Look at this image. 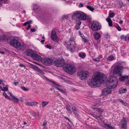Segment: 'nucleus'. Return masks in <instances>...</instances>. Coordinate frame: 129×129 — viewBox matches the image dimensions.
<instances>
[{
	"instance_id": "nucleus-46",
	"label": "nucleus",
	"mask_w": 129,
	"mask_h": 129,
	"mask_svg": "<svg viewBox=\"0 0 129 129\" xmlns=\"http://www.w3.org/2000/svg\"><path fill=\"white\" fill-rule=\"evenodd\" d=\"M125 37L123 35L121 36L120 38L122 39H125Z\"/></svg>"
},
{
	"instance_id": "nucleus-12",
	"label": "nucleus",
	"mask_w": 129,
	"mask_h": 129,
	"mask_svg": "<svg viewBox=\"0 0 129 129\" xmlns=\"http://www.w3.org/2000/svg\"><path fill=\"white\" fill-rule=\"evenodd\" d=\"M64 60L63 58H60L57 59V67H61L64 65Z\"/></svg>"
},
{
	"instance_id": "nucleus-51",
	"label": "nucleus",
	"mask_w": 129,
	"mask_h": 129,
	"mask_svg": "<svg viewBox=\"0 0 129 129\" xmlns=\"http://www.w3.org/2000/svg\"><path fill=\"white\" fill-rule=\"evenodd\" d=\"M2 84L3 85H5L4 83L3 82V80H0V84Z\"/></svg>"
},
{
	"instance_id": "nucleus-32",
	"label": "nucleus",
	"mask_w": 129,
	"mask_h": 129,
	"mask_svg": "<svg viewBox=\"0 0 129 129\" xmlns=\"http://www.w3.org/2000/svg\"><path fill=\"white\" fill-rule=\"evenodd\" d=\"M114 59V57L112 55L109 56L107 58V60H113Z\"/></svg>"
},
{
	"instance_id": "nucleus-21",
	"label": "nucleus",
	"mask_w": 129,
	"mask_h": 129,
	"mask_svg": "<svg viewBox=\"0 0 129 129\" xmlns=\"http://www.w3.org/2000/svg\"><path fill=\"white\" fill-rule=\"evenodd\" d=\"M78 55L79 57L83 59L86 56V54L85 53L83 52H80L78 53Z\"/></svg>"
},
{
	"instance_id": "nucleus-64",
	"label": "nucleus",
	"mask_w": 129,
	"mask_h": 129,
	"mask_svg": "<svg viewBox=\"0 0 129 129\" xmlns=\"http://www.w3.org/2000/svg\"><path fill=\"white\" fill-rule=\"evenodd\" d=\"M45 41V40H42L41 41V42L42 43H44V42Z\"/></svg>"
},
{
	"instance_id": "nucleus-6",
	"label": "nucleus",
	"mask_w": 129,
	"mask_h": 129,
	"mask_svg": "<svg viewBox=\"0 0 129 129\" xmlns=\"http://www.w3.org/2000/svg\"><path fill=\"white\" fill-rule=\"evenodd\" d=\"M63 69L66 72L70 74H73L76 70L75 66L70 63L66 64L64 65Z\"/></svg>"
},
{
	"instance_id": "nucleus-53",
	"label": "nucleus",
	"mask_w": 129,
	"mask_h": 129,
	"mask_svg": "<svg viewBox=\"0 0 129 129\" xmlns=\"http://www.w3.org/2000/svg\"><path fill=\"white\" fill-rule=\"evenodd\" d=\"M83 4L82 3H80L79 4V8H80L82 7H83Z\"/></svg>"
},
{
	"instance_id": "nucleus-5",
	"label": "nucleus",
	"mask_w": 129,
	"mask_h": 129,
	"mask_svg": "<svg viewBox=\"0 0 129 129\" xmlns=\"http://www.w3.org/2000/svg\"><path fill=\"white\" fill-rule=\"evenodd\" d=\"M73 20L78 18L79 20H85L86 19V15L84 13L82 12H77L74 13L72 17Z\"/></svg>"
},
{
	"instance_id": "nucleus-42",
	"label": "nucleus",
	"mask_w": 129,
	"mask_h": 129,
	"mask_svg": "<svg viewBox=\"0 0 129 129\" xmlns=\"http://www.w3.org/2000/svg\"><path fill=\"white\" fill-rule=\"evenodd\" d=\"M35 68H36V71H37L39 72H40V71H41V69H40V68H38L37 67H35Z\"/></svg>"
},
{
	"instance_id": "nucleus-9",
	"label": "nucleus",
	"mask_w": 129,
	"mask_h": 129,
	"mask_svg": "<svg viewBox=\"0 0 129 129\" xmlns=\"http://www.w3.org/2000/svg\"><path fill=\"white\" fill-rule=\"evenodd\" d=\"M91 28L93 31H96L100 29L101 26L96 22L92 21L91 23Z\"/></svg>"
},
{
	"instance_id": "nucleus-29",
	"label": "nucleus",
	"mask_w": 129,
	"mask_h": 129,
	"mask_svg": "<svg viewBox=\"0 0 129 129\" xmlns=\"http://www.w3.org/2000/svg\"><path fill=\"white\" fill-rule=\"evenodd\" d=\"M8 89V85H6L5 87H3V88H2L1 90L4 91H7Z\"/></svg>"
},
{
	"instance_id": "nucleus-10",
	"label": "nucleus",
	"mask_w": 129,
	"mask_h": 129,
	"mask_svg": "<svg viewBox=\"0 0 129 129\" xmlns=\"http://www.w3.org/2000/svg\"><path fill=\"white\" fill-rule=\"evenodd\" d=\"M119 79L121 82L125 81L126 84L129 86V76H120Z\"/></svg>"
},
{
	"instance_id": "nucleus-23",
	"label": "nucleus",
	"mask_w": 129,
	"mask_h": 129,
	"mask_svg": "<svg viewBox=\"0 0 129 129\" xmlns=\"http://www.w3.org/2000/svg\"><path fill=\"white\" fill-rule=\"evenodd\" d=\"M106 20L108 22L109 26H112V21L111 19L109 18H106Z\"/></svg>"
},
{
	"instance_id": "nucleus-28",
	"label": "nucleus",
	"mask_w": 129,
	"mask_h": 129,
	"mask_svg": "<svg viewBox=\"0 0 129 129\" xmlns=\"http://www.w3.org/2000/svg\"><path fill=\"white\" fill-rule=\"evenodd\" d=\"M44 79H45L46 80H47V81H48L49 82H51L53 84H54L55 85H56V83L54 81H51L50 79H48L46 77H44Z\"/></svg>"
},
{
	"instance_id": "nucleus-27",
	"label": "nucleus",
	"mask_w": 129,
	"mask_h": 129,
	"mask_svg": "<svg viewBox=\"0 0 129 129\" xmlns=\"http://www.w3.org/2000/svg\"><path fill=\"white\" fill-rule=\"evenodd\" d=\"M49 103L48 101L47 102H43L42 103V105L43 108L45 107V106L48 105Z\"/></svg>"
},
{
	"instance_id": "nucleus-14",
	"label": "nucleus",
	"mask_w": 129,
	"mask_h": 129,
	"mask_svg": "<svg viewBox=\"0 0 129 129\" xmlns=\"http://www.w3.org/2000/svg\"><path fill=\"white\" fill-rule=\"evenodd\" d=\"M120 123L121 124V127L124 129H126V119L123 118L120 122Z\"/></svg>"
},
{
	"instance_id": "nucleus-1",
	"label": "nucleus",
	"mask_w": 129,
	"mask_h": 129,
	"mask_svg": "<svg viewBox=\"0 0 129 129\" xmlns=\"http://www.w3.org/2000/svg\"><path fill=\"white\" fill-rule=\"evenodd\" d=\"M104 74L101 73H96L94 78L89 79L87 81L88 84L89 86L92 87H99L104 82Z\"/></svg>"
},
{
	"instance_id": "nucleus-59",
	"label": "nucleus",
	"mask_w": 129,
	"mask_h": 129,
	"mask_svg": "<svg viewBox=\"0 0 129 129\" xmlns=\"http://www.w3.org/2000/svg\"><path fill=\"white\" fill-rule=\"evenodd\" d=\"M18 82H14L13 83H14V84L15 85H16L18 84Z\"/></svg>"
},
{
	"instance_id": "nucleus-41",
	"label": "nucleus",
	"mask_w": 129,
	"mask_h": 129,
	"mask_svg": "<svg viewBox=\"0 0 129 129\" xmlns=\"http://www.w3.org/2000/svg\"><path fill=\"white\" fill-rule=\"evenodd\" d=\"M31 102H27L25 103V104L26 105L31 106Z\"/></svg>"
},
{
	"instance_id": "nucleus-4",
	"label": "nucleus",
	"mask_w": 129,
	"mask_h": 129,
	"mask_svg": "<svg viewBox=\"0 0 129 129\" xmlns=\"http://www.w3.org/2000/svg\"><path fill=\"white\" fill-rule=\"evenodd\" d=\"M122 67L120 66H117L114 68L113 71H111L110 72V76L111 77L110 78H113L114 79L116 80V78H114L116 77V75H120L121 72V71L122 69Z\"/></svg>"
},
{
	"instance_id": "nucleus-62",
	"label": "nucleus",
	"mask_w": 129,
	"mask_h": 129,
	"mask_svg": "<svg viewBox=\"0 0 129 129\" xmlns=\"http://www.w3.org/2000/svg\"><path fill=\"white\" fill-rule=\"evenodd\" d=\"M81 37H82V39H83L84 38H85V37L82 34L81 35Z\"/></svg>"
},
{
	"instance_id": "nucleus-37",
	"label": "nucleus",
	"mask_w": 129,
	"mask_h": 129,
	"mask_svg": "<svg viewBox=\"0 0 129 129\" xmlns=\"http://www.w3.org/2000/svg\"><path fill=\"white\" fill-rule=\"evenodd\" d=\"M33 8L36 10L38 9L39 8V6L36 4H34L33 6Z\"/></svg>"
},
{
	"instance_id": "nucleus-3",
	"label": "nucleus",
	"mask_w": 129,
	"mask_h": 129,
	"mask_svg": "<svg viewBox=\"0 0 129 129\" xmlns=\"http://www.w3.org/2000/svg\"><path fill=\"white\" fill-rule=\"evenodd\" d=\"M77 75L79 79L82 80H85L89 78V73L87 71L81 70L78 72Z\"/></svg>"
},
{
	"instance_id": "nucleus-43",
	"label": "nucleus",
	"mask_w": 129,
	"mask_h": 129,
	"mask_svg": "<svg viewBox=\"0 0 129 129\" xmlns=\"http://www.w3.org/2000/svg\"><path fill=\"white\" fill-rule=\"evenodd\" d=\"M71 90L73 91H77L78 90L77 89L73 88H71Z\"/></svg>"
},
{
	"instance_id": "nucleus-17",
	"label": "nucleus",
	"mask_w": 129,
	"mask_h": 129,
	"mask_svg": "<svg viewBox=\"0 0 129 129\" xmlns=\"http://www.w3.org/2000/svg\"><path fill=\"white\" fill-rule=\"evenodd\" d=\"M34 53L31 50L29 49L27 50L26 51V53L27 55L31 57Z\"/></svg>"
},
{
	"instance_id": "nucleus-60",
	"label": "nucleus",
	"mask_w": 129,
	"mask_h": 129,
	"mask_svg": "<svg viewBox=\"0 0 129 129\" xmlns=\"http://www.w3.org/2000/svg\"><path fill=\"white\" fill-rule=\"evenodd\" d=\"M67 83L69 84H73L72 82L70 81L67 82Z\"/></svg>"
},
{
	"instance_id": "nucleus-54",
	"label": "nucleus",
	"mask_w": 129,
	"mask_h": 129,
	"mask_svg": "<svg viewBox=\"0 0 129 129\" xmlns=\"http://www.w3.org/2000/svg\"><path fill=\"white\" fill-rule=\"evenodd\" d=\"M47 122L46 121H44L43 123V125L44 126H45L46 125Z\"/></svg>"
},
{
	"instance_id": "nucleus-50",
	"label": "nucleus",
	"mask_w": 129,
	"mask_h": 129,
	"mask_svg": "<svg viewBox=\"0 0 129 129\" xmlns=\"http://www.w3.org/2000/svg\"><path fill=\"white\" fill-rule=\"evenodd\" d=\"M75 28L76 29H77V30H78L80 28V26H77L76 25L75 26Z\"/></svg>"
},
{
	"instance_id": "nucleus-2",
	"label": "nucleus",
	"mask_w": 129,
	"mask_h": 129,
	"mask_svg": "<svg viewBox=\"0 0 129 129\" xmlns=\"http://www.w3.org/2000/svg\"><path fill=\"white\" fill-rule=\"evenodd\" d=\"M118 81L114 79L113 78H109L106 83V86L107 88L104 89L102 91L101 94L102 96H106L110 94L111 92L110 89H113L116 88L118 85Z\"/></svg>"
},
{
	"instance_id": "nucleus-39",
	"label": "nucleus",
	"mask_w": 129,
	"mask_h": 129,
	"mask_svg": "<svg viewBox=\"0 0 129 129\" xmlns=\"http://www.w3.org/2000/svg\"><path fill=\"white\" fill-rule=\"evenodd\" d=\"M21 88L22 89L26 91H27L28 90V88L24 86L21 87Z\"/></svg>"
},
{
	"instance_id": "nucleus-63",
	"label": "nucleus",
	"mask_w": 129,
	"mask_h": 129,
	"mask_svg": "<svg viewBox=\"0 0 129 129\" xmlns=\"http://www.w3.org/2000/svg\"><path fill=\"white\" fill-rule=\"evenodd\" d=\"M21 67H25V66L22 64H21L19 65Z\"/></svg>"
},
{
	"instance_id": "nucleus-55",
	"label": "nucleus",
	"mask_w": 129,
	"mask_h": 129,
	"mask_svg": "<svg viewBox=\"0 0 129 129\" xmlns=\"http://www.w3.org/2000/svg\"><path fill=\"white\" fill-rule=\"evenodd\" d=\"M3 95L4 96H5V97H8L7 96V95L6 94L5 92H4L3 93Z\"/></svg>"
},
{
	"instance_id": "nucleus-18",
	"label": "nucleus",
	"mask_w": 129,
	"mask_h": 129,
	"mask_svg": "<svg viewBox=\"0 0 129 129\" xmlns=\"http://www.w3.org/2000/svg\"><path fill=\"white\" fill-rule=\"evenodd\" d=\"M7 99L16 102L18 103L19 100L17 97H5Z\"/></svg>"
},
{
	"instance_id": "nucleus-56",
	"label": "nucleus",
	"mask_w": 129,
	"mask_h": 129,
	"mask_svg": "<svg viewBox=\"0 0 129 129\" xmlns=\"http://www.w3.org/2000/svg\"><path fill=\"white\" fill-rule=\"evenodd\" d=\"M30 30L32 32H33L35 31H36V30H35V29H34V28H31L30 29Z\"/></svg>"
},
{
	"instance_id": "nucleus-8",
	"label": "nucleus",
	"mask_w": 129,
	"mask_h": 129,
	"mask_svg": "<svg viewBox=\"0 0 129 129\" xmlns=\"http://www.w3.org/2000/svg\"><path fill=\"white\" fill-rule=\"evenodd\" d=\"M73 43H74V39H70L69 43H68V46L67 47V48L71 52H74L75 51V46L73 45Z\"/></svg>"
},
{
	"instance_id": "nucleus-11",
	"label": "nucleus",
	"mask_w": 129,
	"mask_h": 129,
	"mask_svg": "<svg viewBox=\"0 0 129 129\" xmlns=\"http://www.w3.org/2000/svg\"><path fill=\"white\" fill-rule=\"evenodd\" d=\"M53 61L52 59L49 58H44L42 60V62L43 64L46 66L50 65Z\"/></svg>"
},
{
	"instance_id": "nucleus-26",
	"label": "nucleus",
	"mask_w": 129,
	"mask_h": 129,
	"mask_svg": "<svg viewBox=\"0 0 129 129\" xmlns=\"http://www.w3.org/2000/svg\"><path fill=\"white\" fill-rule=\"evenodd\" d=\"M102 58V57L101 55H100L95 58H93V60L96 61H100V59Z\"/></svg>"
},
{
	"instance_id": "nucleus-38",
	"label": "nucleus",
	"mask_w": 129,
	"mask_h": 129,
	"mask_svg": "<svg viewBox=\"0 0 129 129\" xmlns=\"http://www.w3.org/2000/svg\"><path fill=\"white\" fill-rule=\"evenodd\" d=\"M99 113L100 114H102L103 112V110L101 109L100 108H99L97 109Z\"/></svg>"
},
{
	"instance_id": "nucleus-36",
	"label": "nucleus",
	"mask_w": 129,
	"mask_h": 129,
	"mask_svg": "<svg viewBox=\"0 0 129 129\" xmlns=\"http://www.w3.org/2000/svg\"><path fill=\"white\" fill-rule=\"evenodd\" d=\"M114 13H110L109 14V16H108L110 18H113L114 16Z\"/></svg>"
},
{
	"instance_id": "nucleus-19",
	"label": "nucleus",
	"mask_w": 129,
	"mask_h": 129,
	"mask_svg": "<svg viewBox=\"0 0 129 129\" xmlns=\"http://www.w3.org/2000/svg\"><path fill=\"white\" fill-rule=\"evenodd\" d=\"M72 110L76 116H78V113L79 112L76 108L74 106L72 107Z\"/></svg>"
},
{
	"instance_id": "nucleus-48",
	"label": "nucleus",
	"mask_w": 129,
	"mask_h": 129,
	"mask_svg": "<svg viewBox=\"0 0 129 129\" xmlns=\"http://www.w3.org/2000/svg\"><path fill=\"white\" fill-rule=\"evenodd\" d=\"M83 41L84 42V43H86L88 41V40L85 38H84L82 39Z\"/></svg>"
},
{
	"instance_id": "nucleus-61",
	"label": "nucleus",
	"mask_w": 129,
	"mask_h": 129,
	"mask_svg": "<svg viewBox=\"0 0 129 129\" xmlns=\"http://www.w3.org/2000/svg\"><path fill=\"white\" fill-rule=\"evenodd\" d=\"M31 26L29 25V24L28 25V27L26 29L27 30H28L29 29V28H30L31 27Z\"/></svg>"
},
{
	"instance_id": "nucleus-13",
	"label": "nucleus",
	"mask_w": 129,
	"mask_h": 129,
	"mask_svg": "<svg viewBox=\"0 0 129 129\" xmlns=\"http://www.w3.org/2000/svg\"><path fill=\"white\" fill-rule=\"evenodd\" d=\"M57 89H58L59 91L63 93L64 94H66V93L65 91L66 89L65 88L60 85L57 83Z\"/></svg>"
},
{
	"instance_id": "nucleus-33",
	"label": "nucleus",
	"mask_w": 129,
	"mask_h": 129,
	"mask_svg": "<svg viewBox=\"0 0 129 129\" xmlns=\"http://www.w3.org/2000/svg\"><path fill=\"white\" fill-rule=\"evenodd\" d=\"M32 21H29L26 22H25L23 23V26H25L26 25L28 24H31Z\"/></svg>"
},
{
	"instance_id": "nucleus-20",
	"label": "nucleus",
	"mask_w": 129,
	"mask_h": 129,
	"mask_svg": "<svg viewBox=\"0 0 129 129\" xmlns=\"http://www.w3.org/2000/svg\"><path fill=\"white\" fill-rule=\"evenodd\" d=\"M94 37L95 40H98L100 37V34L97 32H95L94 34Z\"/></svg>"
},
{
	"instance_id": "nucleus-22",
	"label": "nucleus",
	"mask_w": 129,
	"mask_h": 129,
	"mask_svg": "<svg viewBox=\"0 0 129 129\" xmlns=\"http://www.w3.org/2000/svg\"><path fill=\"white\" fill-rule=\"evenodd\" d=\"M92 115L96 119H97L99 121L102 122H103V121H102L101 118L99 116H97L96 115L94 114H92Z\"/></svg>"
},
{
	"instance_id": "nucleus-47",
	"label": "nucleus",
	"mask_w": 129,
	"mask_h": 129,
	"mask_svg": "<svg viewBox=\"0 0 129 129\" xmlns=\"http://www.w3.org/2000/svg\"><path fill=\"white\" fill-rule=\"evenodd\" d=\"M8 94H9L10 95V96H11V97H14L12 93L9 91H8Z\"/></svg>"
},
{
	"instance_id": "nucleus-24",
	"label": "nucleus",
	"mask_w": 129,
	"mask_h": 129,
	"mask_svg": "<svg viewBox=\"0 0 129 129\" xmlns=\"http://www.w3.org/2000/svg\"><path fill=\"white\" fill-rule=\"evenodd\" d=\"M127 91V90L125 88H120L119 89V92L121 93L126 92Z\"/></svg>"
},
{
	"instance_id": "nucleus-15",
	"label": "nucleus",
	"mask_w": 129,
	"mask_h": 129,
	"mask_svg": "<svg viewBox=\"0 0 129 129\" xmlns=\"http://www.w3.org/2000/svg\"><path fill=\"white\" fill-rule=\"evenodd\" d=\"M51 39L54 41H56V33L54 30H53L51 33Z\"/></svg>"
},
{
	"instance_id": "nucleus-7",
	"label": "nucleus",
	"mask_w": 129,
	"mask_h": 129,
	"mask_svg": "<svg viewBox=\"0 0 129 129\" xmlns=\"http://www.w3.org/2000/svg\"><path fill=\"white\" fill-rule=\"evenodd\" d=\"M10 45L16 48H20V50H23L24 47L23 45H21V44L18 40L15 39L11 40L10 42Z\"/></svg>"
},
{
	"instance_id": "nucleus-34",
	"label": "nucleus",
	"mask_w": 129,
	"mask_h": 129,
	"mask_svg": "<svg viewBox=\"0 0 129 129\" xmlns=\"http://www.w3.org/2000/svg\"><path fill=\"white\" fill-rule=\"evenodd\" d=\"M87 9L91 11H92L94 10V9L92 8L91 6H86Z\"/></svg>"
},
{
	"instance_id": "nucleus-52",
	"label": "nucleus",
	"mask_w": 129,
	"mask_h": 129,
	"mask_svg": "<svg viewBox=\"0 0 129 129\" xmlns=\"http://www.w3.org/2000/svg\"><path fill=\"white\" fill-rule=\"evenodd\" d=\"M46 46L47 48H49V49H51V46L48 45H46Z\"/></svg>"
},
{
	"instance_id": "nucleus-58",
	"label": "nucleus",
	"mask_w": 129,
	"mask_h": 129,
	"mask_svg": "<svg viewBox=\"0 0 129 129\" xmlns=\"http://www.w3.org/2000/svg\"><path fill=\"white\" fill-rule=\"evenodd\" d=\"M39 72L43 75L44 74H45V73L43 71L41 70V71H40V72Z\"/></svg>"
},
{
	"instance_id": "nucleus-30",
	"label": "nucleus",
	"mask_w": 129,
	"mask_h": 129,
	"mask_svg": "<svg viewBox=\"0 0 129 129\" xmlns=\"http://www.w3.org/2000/svg\"><path fill=\"white\" fill-rule=\"evenodd\" d=\"M66 107L68 112L70 114L72 112L71 110L69 108L68 106L67 105H66Z\"/></svg>"
},
{
	"instance_id": "nucleus-57",
	"label": "nucleus",
	"mask_w": 129,
	"mask_h": 129,
	"mask_svg": "<svg viewBox=\"0 0 129 129\" xmlns=\"http://www.w3.org/2000/svg\"><path fill=\"white\" fill-rule=\"evenodd\" d=\"M120 102L121 103L123 104H125V102H124L122 101L121 100H119Z\"/></svg>"
},
{
	"instance_id": "nucleus-45",
	"label": "nucleus",
	"mask_w": 129,
	"mask_h": 129,
	"mask_svg": "<svg viewBox=\"0 0 129 129\" xmlns=\"http://www.w3.org/2000/svg\"><path fill=\"white\" fill-rule=\"evenodd\" d=\"M81 22L80 21H78L76 23V24L77 25H78V26H79L81 25Z\"/></svg>"
},
{
	"instance_id": "nucleus-44",
	"label": "nucleus",
	"mask_w": 129,
	"mask_h": 129,
	"mask_svg": "<svg viewBox=\"0 0 129 129\" xmlns=\"http://www.w3.org/2000/svg\"><path fill=\"white\" fill-rule=\"evenodd\" d=\"M100 106V105H92V108H93L94 109H95L96 108H95V107H98Z\"/></svg>"
},
{
	"instance_id": "nucleus-35",
	"label": "nucleus",
	"mask_w": 129,
	"mask_h": 129,
	"mask_svg": "<svg viewBox=\"0 0 129 129\" xmlns=\"http://www.w3.org/2000/svg\"><path fill=\"white\" fill-rule=\"evenodd\" d=\"M70 17V15L69 14H68L65 15H64L62 17V18L64 19H67L69 17Z\"/></svg>"
},
{
	"instance_id": "nucleus-25",
	"label": "nucleus",
	"mask_w": 129,
	"mask_h": 129,
	"mask_svg": "<svg viewBox=\"0 0 129 129\" xmlns=\"http://www.w3.org/2000/svg\"><path fill=\"white\" fill-rule=\"evenodd\" d=\"M105 127L107 129H113V127L109 124H104Z\"/></svg>"
},
{
	"instance_id": "nucleus-31",
	"label": "nucleus",
	"mask_w": 129,
	"mask_h": 129,
	"mask_svg": "<svg viewBox=\"0 0 129 129\" xmlns=\"http://www.w3.org/2000/svg\"><path fill=\"white\" fill-rule=\"evenodd\" d=\"M38 103V102H31V106H35Z\"/></svg>"
},
{
	"instance_id": "nucleus-49",
	"label": "nucleus",
	"mask_w": 129,
	"mask_h": 129,
	"mask_svg": "<svg viewBox=\"0 0 129 129\" xmlns=\"http://www.w3.org/2000/svg\"><path fill=\"white\" fill-rule=\"evenodd\" d=\"M105 37L107 39H108L109 38L110 36L108 34H106L105 36Z\"/></svg>"
},
{
	"instance_id": "nucleus-16",
	"label": "nucleus",
	"mask_w": 129,
	"mask_h": 129,
	"mask_svg": "<svg viewBox=\"0 0 129 129\" xmlns=\"http://www.w3.org/2000/svg\"><path fill=\"white\" fill-rule=\"evenodd\" d=\"M32 57L33 58V59L38 60L40 59L41 58L40 56L35 53H33Z\"/></svg>"
},
{
	"instance_id": "nucleus-40",
	"label": "nucleus",
	"mask_w": 129,
	"mask_h": 129,
	"mask_svg": "<svg viewBox=\"0 0 129 129\" xmlns=\"http://www.w3.org/2000/svg\"><path fill=\"white\" fill-rule=\"evenodd\" d=\"M116 27L118 31H120L121 30V28L119 25H117L116 26Z\"/></svg>"
}]
</instances>
